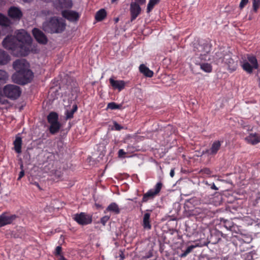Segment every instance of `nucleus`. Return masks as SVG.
I'll return each mask as SVG.
<instances>
[{"mask_svg":"<svg viewBox=\"0 0 260 260\" xmlns=\"http://www.w3.org/2000/svg\"><path fill=\"white\" fill-rule=\"evenodd\" d=\"M16 36L8 35L3 42L2 45L15 56H24L28 54L32 39L29 34L24 29L15 32Z\"/></svg>","mask_w":260,"mask_h":260,"instance_id":"obj_1","label":"nucleus"},{"mask_svg":"<svg viewBox=\"0 0 260 260\" xmlns=\"http://www.w3.org/2000/svg\"><path fill=\"white\" fill-rule=\"evenodd\" d=\"M66 25L65 21L63 19L53 17L44 22L42 27L47 32L60 33L65 29Z\"/></svg>","mask_w":260,"mask_h":260,"instance_id":"obj_2","label":"nucleus"},{"mask_svg":"<svg viewBox=\"0 0 260 260\" xmlns=\"http://www.w3.org/2000/svg\"><path fill=\"white\" fill-rule=\"evenodd\" d=\"M240 62L243 70L248 74H251L254 70L258 68L257 59L253 55L247 54Z\"/></svg>","mask_w":260,"mask_h":260,"instance_id":"obj_3","label":"nucleus"},{"mask_svg":"<svg viewBox=\"0 0 260 260\" xmlns=\"http://www.w3.org/2000/svg\"><path fill=\"white\" fill-rule=\"evenodd\" d=\"M33 77L32 72L28 69L23 71L16 72L12 75V79L15 83L25 85L30 82Z\"/></svg>","mask_w":260,"mask_h":260,"instance_id":"obj_4","label":"nucleus"},{"mask_svg":"<svg viewBox=\"0 0 260 260\" xmlns=\"http://www.w3.org/2000/svg\"><path fill=\"white\" fill-rule=\"evenodd\" d=\"M215 61L217 63H224L226 64L229 70L234 71L237 68V63L231 58L230 54L223 55L221 52L216 53L214 56Z\"/></svg>","mask_w":260,"mask_h":260,"instance_id":"obj_5","label":"nucleus"},{"mask_svg":"<svg viewBox=\"0 0 260 260\" xmlns=\"http://www.w3.org/2000/svg\"><path fill=\"white\" fill-rule=\"evenodd\" d=\"M4 95L12 100L19 98L21 94V90L19 86L14 84H7L3 89Z\"/></svg>","mask_w":260,"mask_h":260,"instance_id":"obj_6","label":"nucleus"},{"mask_svg":"<svg viewBox=\"0 0 260 260\" xmlns=\"http://www.w3.org/2000/svg\"><path fill=\"white\" fill-rule=\"evenodd\" d=\"M162 187V183L161 182H157L153 188L149 189L147 192L143 194L142 199V203H146L150 200H153L154 198L158 194Z\"/></svg>","mask_w":260,"mask_h":260,"instance_id":"obj_7","label":"nucleus"},{"mask_svg":"<svg viewBox=\"0 0 260 260\" xmlns=\"http://www.w3.org/2000/svg\"><path fill=\"white\" fill-rule=\"evenodd\" d=\"M73 219L79 224L85 225L92 222V215L85 212L76 213L74 215Z\"/></svg>","mask_w":260,"mask_h":260,"instance_id":"obj_8","label":"nucleus"},{"mask_svg":"<svg viewBox=\"0 0 260 260\" xmlns=\"http://www.w3.org/2000/svg\"><path fill=\"white\" fill-rule=\"evenodd\" d=\"M198 50L197 55H199L202 60H209L207 58V55L211 51V46L208 43H204L202 44H199L197 47Z\"/></svg>","mask_w":260,"mask_h":260,"instance_id":"obj_9","label":"nucleus"},{"mask_svg":"<svg viewBox=\"0 0 260 260\" xmlns=\"http://www.w3.org/2000/svg\"><path fill=\"white\" fill-rule=\"evenodd\" d=\"M223 141L215 140L211 144L210 148L203 151L204 154H206L208 156H215L221 148Z\"/></svg>","mask_w":260,"mask_h":260,"instance_id":"obj_10","label":"nucleus"},{"mask_svg":"<svg viewBox=\"0 0 260 260\" xmlns=\"http://www.w3.org/2000/svg\"><path fill=\"white\" fill-rule=\"evenodd\" d=\"M13 67L18 72L29 69V64L25 59H18L13 62Z\"/></svg>","mask_w":260,"mask_h":260,"instance_id":"obj_11","label":"nucleus"},{"mask_svg":"<svg viewBox=\"0 0 260 260\" xmlns=\"http://www.w3.org/2000/svg\"><path fill=\"white\" fill-rule=\"evenodd\" d=\"M32 35L36 41L42 44H46L48 42V39L45 35L41 30L35 28L32 30Z\"/></svg>","mask_w":260,"mask_h":260,"instance_id":"obj_12","label":"nucleus"},{"mask_svg":"<svg viewBox=\"0 0 260 260\" xmlns=\"http://www.w3.org/2000/svg\"><path fill=\"white\" fill-rule=\"evenodd\" d=\"M8 15L12 19L19 20L22 16V13L19 8L11 7L8 10Z\"/></svg>","mask_w":260,"mask_h":260,"instance_id":"obj_13","label":"nucleus"},{"mask_svg":"<svg viewBox=\"0 0 260 260\" xmlns=\"http://www.w3.org/2000/svg\"><path fill=\"white\" fill-rule=\"evenodd\" d=\"M141 11V9L137 3H132L130 6V12L131 15V21H133L139 16Z\"/></svg>","mask_w":260,"mask_h":260,"instance_id":"obj_14","label":"nucleus"},{"mask_svg":"<svg viewBox=\"0 0 260 260\" xmlns=\"http://www.w3.org/2000/svg\"><path fill=\"white\" fill-rule=\"evenodd\" d=\"M62 15L63 17L71 21H76L79 17L78 13L73 11H63L62 12Z\"/></svg>","mask_w":260,"mask_h":260,"instance_id":"obj_15","label":"nucleus"},{"mask_svg":"<svg viewBox=\"0 0 260 260\" xmlns=\"http://www.w3.org/2000/svg\"><path fill=\"white\" fill-rule=\"evenodd\" d=\"M109 82L114 89H118L119 91L123 89L126 83L123 80H115L112 78L109 79Z\"/></svg>","mask_w":260,"mask_h":260,"instance_id":"obj_16","label":"nucleus"},{"mask_svg":"<svg viewBox=\"0 0 260 260\" xmlns=\"http://www.w3.org/2000/svg\"><path fill=\"white\" fill-rule=\"evenodd\" d=\"M150 210H147L143 217L142 225L144 229L147 230H150L152 227L150 223Z\"/></svg>","mask_w":260,"mask_h":260,"instance_id":"obj_17","label":"nucleus"},{"mask_svg":"<svg viewBox=\"0 0 260 260\" xmlns=\"http://www.w3.org/2000/svg\"><path fill=\"white\" fill-rule=\"evenodd\" d=\"M246 142L252 145H255L260 142V135L254 133L250 134L245 138Z\"/></svg>","mask_w":260,"mask_h":260,"instance_id":"obj_18","label":"nucleus"},{"mask_svg":"<svg viewBox=\"0 0 260 260\" xmlns=\"http://www.w3.org/2000/svg\"><path fill=\"white\" fill-rule=\"evenodd\" d=\"M11 59V57L9 54L4 50L0 49V65L4 66L7 64Z\"/></svg>","mask_w":260,"mask_h":260,"instance_id":"obj_19","label":"nucleus"},{"mask_svg":"<svg viewBox=\"0 0 260 260\" xmlns=\"http://www.w3.org/2000/svg\"><path fill=\"white\" fill-rule=\"evenodd\" d=\"M139 69L140 72L147 77L151 78L153 76V72L144 64H140Z\"/></svg>","mask_w":260,"mask_h":260,"instance_id":"obj_20","label":"nucleus"},{"mask_svg":"<svg viewBox=\"0 0 260 260\" xmlns=\"http://www.w3.org/2000/svg\"><path fill=\"white\" fill-rule=\"evenodd\" d=\"M110 212L114 213L115 214H118L120 212V210L118 207V205L116 203H111L107 207L104 212Z\"/></svg>","mask_w":260,"mask_h":260,"instance_id":"obj_21","label":"nucleus"},{"mask_svg":"<svg viewBox=\"0 0 260 260\" xmlns=\"http://www.w3.org/2000/svg\"><path fill=\"white\" fill-rule=\"evenodd\" d=\"M14 148L16 152L20 154L21 152L22 139L20 137H16L13 142Z\"/></svg>","mask_w":260,"mask_h":260,"instance_id":"obj_22","label":"nucleus"},{"mask_svg":"<svg viewBox=\"0 0 260 260\" xmlns=\"http://www.w3.org/2000/svg\"><path fill=\"white\" fill-rule=\"evenodd\" d=\"M60 127L61 124L58 121L50 124L49 127L50 133L51 134H55L57 133L60 129Z\"/></svg>","mask_w":260,"mask_h":260,"instance_id":"obj_23","label":"nucleus"},{"mask_svg":"<svg viewBox=\"0 0 260 260\" xmlns=\"http://www.w3.org/2000/svg\"><path fill=\"white\" fill-rule=\"evenodd\" d=\"M107 16V12L104 9H101L95 14V19L98 21H102Z\"/></svg>","mask_w":260,"mask_h":260,"instance_id":"obj_24","label":"nucleus"},{"mask_svg":"<svg viewBox=\"0 0 260 260\" xmlns=\"http://www.w3.org/2000/svg\"><path fill=\"white\" fill-rule=\"evenodd\" d=\"M47 120L50 124L52 123L56 122L58 121V116L56 112H52L49 114L47 116Z\"/></svg>","mask_w":260,"mask_h":260,"instance_id":"obj_25","label":"nucleus"},{"mask_svg":"<svg viewBox=\"0 0 260 260\" xmlns=\"http://www.w3.org/2000/svg\"><path fill=\"white\" fill-rule=\"evenodd\" d=\"M11 24V22L10 19L6 16L0 13V25L3 26H9Z\"/></svg>","mask_w":260,"mask_h":260,"instance_id":"obj_26","label":"nucleus"},{"mask_svg":"<svg viewBox=\"0 0 260 260\" xmlns=\"http://www.w3.org/2000/svg\"><path fill=\"white\" fill-rule=\"evenodd\" d=\"M4 218L5 225L11 223L16 218L15 215H8L6 213H3Z\"/></svg>","mask_w":260,"mask_h":260,"instance_id":"obj_27","label":"nucleus"},{"mask_svg":"<svg viewBox=\"0 0 260 260\" xmlns=\"http://www.w3.org/2000/svg\"><path fill=\"white\" fill-rule=\"evenodd\" d=\"M8 79V73L5 71L0 70V85L5 83Z\"/></svg>","mask_w":260,"mask_h":260,"instance_id":"obj_28","label":"nucleus"},{"mask_svg":"<svg viewBox=\"0 0 260 260\" xmlns=\"http://www.w3.org/2000/svg\"><path fill=\"white\" fill-rule=\"evenodd\" d=\"M201 69L206 73H210L212 72V67L210 63H203L200 64Z\"/></svg>","mask_w":260,"mask_h":260,"instance_id":"obj_29","label":"nucleus"},{"mask_svg":"<svg viewBox=\"0 0 260 260\" xmlns=\"http://www.w3.org/2000/svg\"><path fill=\"white\" fill-rule=\"evenodd\" d=\"M160 0H149L147 5V13L150 12L154 6L159 2Z\"/></svg>","mask_w":260,"mask_h":260,"instance_id":"obj_30","label":"nucleus"},{"mask_svg":"<svg viewBox=\"0 0 260 260\" xmlns=\"http://www.w3.org/2000/svg\"><path fill=\"white\" fill-rule=\"evenodd\" d=\"M235 237L238 238L240 241L245 243H249L251 241V238L249 237L246 236L244 235H239L238 236H234Z\"/></svg>","mask_w":260,"mask_h":260,"instance_id":"obj_31","label":"nucleus"},{"mask_svg":"<svg viewBox=\"0 0 260 260\" xmlns=\"http://www.w3.org/2000/svg\"><path fill=\"white\" fill-rule=\"evenodd\" d=\"M121 105L117 104L115 102H111L108 104L107 109L111 110L119 109L121 108Z\"/></svg>","mask_w":260,"mask_h":260,"instance_id":"obj_32","label":"nucleus"},{"mask_svg":"<svg viewBox=\"0 0 260 260\" xmlns=\"http://www.w3.org/2000/svg\"><path fill=\"white\" fill-rule=\"evenodd\" d=\"M195 247H196V246H195V245H191V246H188L186 248V249L185 250V251L183 253L181 254L180 256L181 257H184L186 256V255L188 254H189L192 250V249L193 248H194Z\"/></svg>","mask_w":260,"mask_h":260,"instance_id":"obj_33","label":"nucleus"},{"mask_svg":"<svg viewBox=\"0 0 260 260\" xmlns=\"http://www.w3.org/2000/svg\"><path fill=\"white\" fill-rule=\"evenodd\" d=\"M253 10L256 12L260 6V0H252Z\"/></svg>","mask_w":260,"mask_h":260,"instance_id":"obj_34","label":"nucleus"},{"mask_svg":"<svg viewBox=\"0 0 260 260\" xmlns=\"http://www.w3.org/2000/svg\"><path fill=\"white\" fill-rule=\"evenodd\" d=\"M229 231L232 233V236L235 237V235H233V233H235L236 234H238L239 232V229L237 225L234 224L229 230Z\"/></svg>","mask_w":260,"mask_h":260,"instance_id":"obj_35","label":"nucleus"},{"mask_svg":"<svg viewBox=\"0 0 260 260\" xmlns=\"http://www.w3.org/2000/svg\"><path fill=\"white\" fill-rule=\"evenodd\" d=\"M202 201L204 204H213V203H214L213 200L212 198L207 199L206 196L204 197Z\"/></svg>","mask_w":260,"mask_h":260,"instance_id":"obj_36","label":"nucleus"},{"mask_svg":"<svg viewBox=\"0 0 260 260\" xmlns=\"http://www.w3.org/2000/svg\"><path fill=\"white\" fill-rule=\"evenodd\" d=\"M110 216H104L101 218L100 222L103 225H105L107 221L109 220Z\"/></svg>","mask_w":260,"mask_h":260,"instance_id":"obj_37","label":"nucleus"},{"mask_svg":"<svg viewBox=\"0 0 260 260\" xmlns=\"http://www.w3.org/2000/svg\"><path fill=\"white\" fill-rule=\"evenodd\" d=\"M229 234H224L221 232H218V235H220L222 237L225 239L227 241H231L232 237L228 236Z\"/></svg>","mask_w":260,"mask_h":260,"instance_id":"obj_38","label":"nucleus"},{"mask_svg":"<svg viewBox=\"0 0 260 260\" xmlns=\"http://www.w3.org/2000/svg\"><path fill=\"white\" fill-rule=\"evenodd\" d=\"M74 113L72 110L67 111L66 112V119H71L73 117Z\"/></svg>","mask_w":260,"mask_h":260,"instance_id":"obj_39","label":"nucleus"},{"mask_svg":"<svg viewBox=\"0 0 260 260\" xmlns=\"http://www.w3.org/2000/svg\"><path fill=\"white\" fill-rule=\"evenodd\" d=\"M202 173L207 175H211L212 173L211 171L209 168H204L200 171Z\"/></svg>","mask_w":260,"mask_h":260,"instance_id":"obj_40","label":"nucleus"},{"mask_svg":"<svg viewBox=\"0 0 260 260\" xmlns=\"http://www.w3.org/2000/svg\"><path fill=\"white\" fill-rule=\"evenodd\" d=\"M126 154V152L124 151L123 149H119L118 151V157L120 158H123L125 157V154Z\"/></svg>","mask_w":260,"mask_h":260,"instance_id":"obj_41","label":"nucleus"},{"mask_svg":"<svg viewBox=\"0 0 260 260\" xmlns=\"http://www.w3.org/2000/svg\"><path fill=\"white\" fill-rule=\"evenodd\" d=\"M233 224H234V223L230 221H227L225 222L224 226L227 230H229L232 226H233Z\"/></svg>","mask_w":260,"mask_h":260,"instance_id":"obj_42","label":"nucleus"},{"mask_svg":"<svg viewBox=\"0 0 260 260\" xmlns=\"http://www.w3.org/2000/svg\"><path fill=\"white\" fill-rule=\"evenodd\" d=\"M248 3V0H241L240 3L239 7L241 9L243 8Z\"/></svg>","mask_w":260,"mask_h":260,"instance_id":"obj_43","label":"nucleus"},{"mask_svg":"<svg viewBox=\"0 0 260 260\" xmlns=\"http://www.w3.org/2000/svg\"><path fill=\"white\" fill-rule=\"evenodd\" d=\"M114 129L116 131H120L123 128L122 126H121L120 125H119L117 122L115 121L114 122Z\"/></svg>","mask_w":260,"mask_h":260,"instance_id":"obj_44","label":"nucleus"},{"mask_svg":"<svg viewBox=\"0 0 260 260\" xmlns=\"http://www.w3.org/2000/svg\"><path fill=\"white\" fill-rule=\"evenodd\" d=\"M61 251V247L60 246H57L56 248V249H55V255H60Z\"/></svg>","mask_w":260,"mask_h":260,"instance_id":"obj_45","label":"nucleus"},{"mask_svg":"<svg viewBox=\"0 0 260 260\" xmlns=\"http://www.w3.org/2000/svg\"><path fill=\"white\" fill-rule=\"evenodd\" d=\"M4 218L3 216V213L0 215V227L3 226L5 225L4 223Z\"/></svg>","mask_w":260,"mask_h":260,"instance_id":"obj_46","label":"nucleus"},{"mask_svg":"<svg viewBox=\"0 0 260 260\" xmlns=\"http://www.w3.org/2000/svg\"><path fill=\"white\" fill-rule=\"evenodd\" d=\"M4 218L3 216V213L0 215V227L3 226L5 225L4 223Z\"/></svg>","mask_w":260,"mask_h":260,"instance_id":"obj_47","label":"nucleus"},{"mask_svg":"<svg viewBox=\"0 0 260 260\" xmlns=\"http://www.w3.org/2000/svg\"><path fill=\"white\" fill-rule=\"evenodd\" d=\"M153 256V253L151 251H149L145 256L143 257V259H147Z\"/></svg>","mask_w":260,"mask_h":260,"instance_id":"obj_48","label":"nucleus"},{"mask_svg":"<svg viewBox=\"0 0 260 260\" xmlns=\"http://www.w3.org/2000/svg\"><path fill=\"white\" fill-rule=\"evenodd\" d=\"M206 183V184H207V185H209V186H211V187H211V188L212 189H214V190H218V188L215 186V185L214 183H212V184H209L207 182H206V183Z\"/></svg>","mask_w":260,"mask_h":260,"instance_id":"obj_49","label":"nucleus"},{"mask_svg":"<svg viewBox=\"0 0 260 260\" xmlns=\"http://www.w3.org/2000/svg\"><path fill=\"white\" fill-rule=\"evenodd\" d=\"M24 170H22L20 172L17 180H20L21 179V178H22L24 176Z\"/></svg>","mask_w":260,"mask_h":260,"instance_id":"obj_50","label":"nucleus"},{"mask_svg":"<svg viewBox=\"0 0 260 260\" xmlns=\"http://www.w3.org/2000/svg\"><path fill=\"white\" fill-rule=\"evenodd\" d=\"M136 2H137V4H144L146 2V0H135Z\"/></svg>","mask_w":260,"mask_h":260,"instance_id":"obj_51","label":"nucleus"},{"mask_svg":"<svg viewBox=\"0 0 260 260\" xmlns=\"http://www.w3.org/2000/svg\"><path fill=\"white\" fill-rule=\"evenodd\" d=\"M63 2L67 3L70 7L72 6V1L71 0H63Z\"/></svg>","mask_w":260,"mask_h":260,"instance_id":"obj_52","label":"nucleus"},{"mask_svg":"<svg viewBox=\"0 0 260 260\" xmlns=\"http://www.w3.org/2000/svg\"><path fill=\"white\" fill-rule=\"evenodd\" d=\"M174 175H175L174 169H171V170L170 171V175L171 177H173L174 176Z\"/></svg>","mask_w":260,"mask_h":260,"instance_id":"obj_53","label":"nucleus"},{"mask_svg":"<svg viewBox=\"0 0 260 260\" xmlns=\"http://www.w3.org/2000/svg\"><path fill=\"white\" fill-rule=\"evenodd\" d=\"M77 110V106L76 105H74L73 109L71 110L73 113H75Z\"/></svg>","mask_w":260,"mask_h":260,"instance_id":"obj_54","label":"nucleus"},{"mask_svg":"<svg viewBox=\"0 0 260 260\" xmlns=\"http://www.w3.org/2000/svg\"><path fill=\"white\" fill-rule=\"evenodd\" d=\"M32 184H34L35 185H36L37 187H38L40 189H41L40 185H39V184L37 182H33L32 183Z\"/></svg>","mask_w":260,"mask_h":260,"instance_id":"obj_55","label":"nucleus"},{"mask_svg":"<svg viewBox=\"0 0 260 260\" xmlns=\"http://www.w3.org/2000/svg\"><path fill=\"white\" fill-rule=\"evenodd\" d=\"M120 256L121 258L122 259V260H123V259L124 258V256L122 253L121 254H120Z\"/></svg>","mask_w":260,"mask_h":260,"instance_id":"obj_56","label":"nucleus"},{"mask_svg":"<svg viewBox=\"0 0 260 260\" xmlns=\"http://www.w3.org/2000/svg\"><path fill=\"white\" fill-rule=\"evenodd\" d=\"M59 256H60V259H62V260H65L64 257L62 255H61L60 254V255H59Z\"/></svg>","mask_w":260,"mask_h":260,"instance_id":"obj_57","label":"nucleus"},{"mask_svg":"<svg viewBox=\"0 0 260 260\" xmlns=\"http://www.w3.org/2000/svg\"><path fill=\"white\" fill-rule=\"evenodd\" d=\"M0 103L4 104H5L4 101H3L1 98H0Z\"/></svg>","mask_w":260,"mask_h":260,"instance_id":"obj_58","label":"nucleus"},{"mask_svg":"<svg viewBox=\"0 0 260 260\" xmlns=\"http://www.w3.org/2000/svg\"><path fill=\"white\" fill-rule=\"evenodd\" d=\"M118 20H119V18H116L114 19V21H115V22L116 23L118 22Z\"/></svg>","mask_w":260,"mask_h":260,"instance_id":"obj_59","label":"nucleus"},{"mask_svg":"<svg viewBox=\"0 0 260 260\" xmlns=\"http://www.w3.org/2000/svg\"><path fill=\"white\" fill-rule=\"evenodd\" d=\"M20 169H21V170H23V164H21L20 165Z\"/></svg>","mask_w":260,"mask_h":260,"instance_id":"obj_60","label":"nucleus"}]
</instances>
